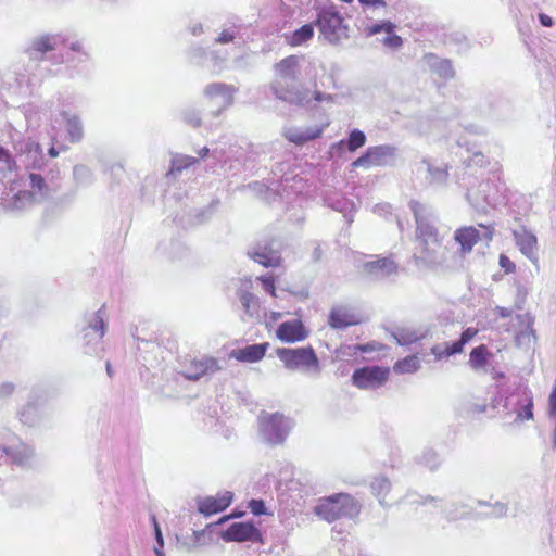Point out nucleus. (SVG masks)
<instances>
[{
  "instance_id": "1",
  "label": "nucleus",
  "mask_w": 556,
  "mask_h": 556,
  "mask_svg": "<svg viewBox=\"0 0 556 556\" xmlns=\"http://www.w3.org/2000/svg\"><path fill=\"white\" fill-rule=\"evenodd\" d=\"M298 67L299 60L295 55H289L276 63V76L270 88L279 100L304 104L307 100L298 89Z\"/></svg>"
},
{
  "instance_id": "2",
  "label": "nucleus",
  "mask_w": 556,
  "mask_h": 556,
  "mask_svg": "<svg viewBox=\"0 0 556 556\" xmlns=\"http://www.w3.org/2000/svg\"><path fill=\"white\" fill-rule=\"evenodd\" d=\"M410 208L416 222V244L413 257L416 264H426L432 260L435 250L441 245V240L438 230L422 217V205L414 201L410 203Z\"/></svg>"
},
{
  "instance_id": "3",
  "label": "nucleus",
  "mask_w": 556,
  "mask_h": 556,
  "mask_svg": "<svg viewBox=\"0 0 556 556\" xmlns=\"http://www.w3.org/2000/svg\"><path fill=\"white\" fill-rule=\"evenodd\" d=\"M357 513L358 505L355 498L343 493L324 498L315 507V514L328 522L345 516L352 517Z\"/></svg>"
},
{
  "instance_id": "4",
  "label": "nucleus",
  "mask_w": 556,
  "mask_h": 556,
  "mask_svg": "<svg viewBox=\"0 0 556 556\" xmlns=\"http://www.w3.org/2000/svg\"><path fill=\"white\" fill-rule=\"evenodd\" d=\"M389 375V367L366 366L354 371L352 382L362 390L377 389L388 381Z\"/></svg>"
},
{
  "instance_id": "5",
  "label": "nucleus",
  "mask_w": 556,
  "mask_h": 556,
  "mask_svg": "<svg viewBox=\"0 0 556 556\" xmlns=\"http://www.w3.org/2000/svg\"><path fill=\"white\" fill-rule=\"evenodd\" d=\"M220 369L214 358L188 355L180 362V374L189 380H199L201 377Z\"/></svg>"
},
{
  "instance_id": "6",
  "label": "nucleus",
  "mask_w": 556,
  "mask_h": 556,
  "mask_svg": "<svg viewBox=\"0 0 556 556\" xmlns=\"http://www.w3.org/2000/svg\"><path fill=\"white\" fill-rule=\"evenodd\" d=\"M364 321L361 311L351 304L334 305L328 316V325L333 329L357 326Z\"/></svg>"
},
{
  "instance_id": "7",
  "label": "nucleus",
  "mask_w": 556,
  "mask_h": 556,
  "mask_svg": "<svg viewBox=\"0 0 556 556\" xmlns=\"http://www.w3.org/2000/svg\"><path fill=\"white\" fill-rule=\"evenodd\" d=\"M316 23L321 35L330 42L338 41L345 34L343 20L333 9L323 10Z\"/></svg>"
},
{
  "instance_id": "8",
  "label": "nucleus",
  "mask_w": 556,
  "mask_h": 556,
  "mask_svg": "<svg viewBox=\"0 0 556 556\" xmlns=\"http://www.w3.org/2000/svg\"><path fill=\"white\" fill-rule=\"evenodd\" d=\"M394 156V148L390 146L370 147L366 152L352 162L353 168L382 167Z\"/></svg>"
},
{
  "instance_id": "9",
  "label": "nucleus",
  "mask_w": 556,
  "mask_h": 556,
  "mask_svg": "<svg viewBox=\"0 0 556 556\" xmlns=\"http://www.w3.org/2000/svg\"><path fill=\"white\" fill-rule=\"evenodd\" d=\"M260 426L264 435L273 443L282 442L289 430L287 419L279 413L262 414L260 417Z\"/></svg>"
},
{
  "instance_id": "10",
  "label": "nucleus",
  "mask_w": 556,
  "mask_h": 556,
  "mask_svg": "<svg viewBox=\"0 0 556 556\" xmlns=\"http://www.w3.org/2000/svg\"><path fill=\"white\" fill-rule=\"evenodd\" d=\"M278 356L290 369H316L318 367L314 350H278Z\"/></svg>"
},
{
  "instance_id": "11",
  "label": "nucleus",
  "mask_w": 556,
  "mask_h": 556,
  "mask_svg": "<svg viewBox=\"0 0 556 556\" xmlns=\"http://www.w3.org/2000/svg\"><path fill=\"white\" fill-rule=\"evenodd\" d=\"M222 538L226 542H263L261 531L252 522H235L222 533Z\"/></svg>"
},
{
  "instance_id": "12",
  "label": "nucleus",
  "mask_w": 556,
  "mask_h": 556,
  "mask_svg": "<svg viewBox=\"0 0 556 556\" xmlns=\"http://www.w3.org/2000/svg\"><path fill=\"white\" fill-rule=\"evenodd\" d=\"M276 334L285 343H295L307 338L308 331L300 319L282 323Z\"/></svg>"
},
{
  "instance_id": "13",
  "label": "nucleus",
  "mask_w": 556,
  "mask_h": 556,
  "mask_svg": "<svg viewBox=\"0 0 556 556\" xmlns=\"http://www.w3.org/2000/svg\"><path fill=\"white\" fill-rule=\"evenodd\" d=\"M232 502V493L224 492L216 496H207L199 502V511L205 516H211L225 510Z\"/></svg>"
},
{
  "instance_id": "14",
  "label": "nucleus",
  "mask_w": 556,
  "mask_h": 556,
  "mask_svg": "<svg viewBox=\"0 0 556 556\" xmlns=\"http://www.w3.org/2000/svg\"><path fill=\"white\" fill-rule=\"evenodd\" d=\"M515 241L516 245L520 250V252L528 257L534 265H538L539 257H538V239L536 237L527 231L523 230L521 232H515Z\"/></svg>"
},
{
  "instance_id": "15",
  "label": "nucleus",
  "mask_w": 556,
  "mask_h": 556,
  "mask_svg": "<svg viewBox=\"0 0 556 556\" xmlns=\"http://www.w3.org/2000/svg\"><path fill=\"white\" fill-rule=\"evenodd\" d=\"M454 239L457 243H459L460 253L463 256H465L466 254L470 253L473 247L479 242L480 233L472 226L462 227L455 230Z\"/></svg>"
},
{
  "instance_id": "16",
  "label": "nucleus",
  "mask_w": 556,
  "mask_h": 556,
  "mask_svg": "<svg viewBox=\"0 0 556 556\" xmlns=\"http://www.w3.org/2000/svg\"><path fill=\"white\" fill-rule=\"evenodd\" d=\"M364 270L369 275H392L397 271V264L391 257H379L364 264Z\"/></svg>"
},
{
  "instance_id": "17",
  "label": "nucleus",
  "mask_w": 556,
  "mask_h": 556,
  "mask_svg": "<svg viewBox=\"0 0 556 556\" xmlns=\"http://www.w3.org/2000/svg\"><path fill=\"white\" fill-rule=\"evenodd\" d=\"M323 127L309 128L305 131L298 130L295 128H288L283 131V136L290 142L302 146L311 140L319 138L323 134Z\"/></svg>"
},
{
  "instance_id": "18",
  "label": "nucleus",
  "mask_w": 556,
  "mask_h": 556,
  "mask_svg": "<svg viewBox=\"0 0 556 556\" xmlns=\"http://www.w3.org/2000/svg\"><path fill=\"white\" fill-rule=\"evenodd\" d=\"M105 332V325L103 321L102 311H98L93 317V320L90 323L88 327L84 329V337L91 338L88 340L87 344H97L99 340H101Z\"/></svg>"
},
{
  "instance_id": "19",
  "label": "nucleus",
  "mask_w": 556,
  "mask_h": 556,
  "mask_svg": "<svg viewBox=\"0 0 556 556\" xmlns=\"http://www.w3.org/2000/svg\"><path fill=\"white\" fill-rule=\"evenodd\" d=\"M59 46L58 37L51 35H42L35 38L29 48L28 53L33 56L37 53L45 54L47 52L55 50Z\"/></svg>"
},
{
  "instance_id": "20",
  "label": "nucleus",
  "mask_w": 556,
  "mask_h": 556,
  "mask_svg": "<svg viewBox=\"0 0 556 556\" xmlns=\"http://www.w3.org/2000/svg\"><path fill=\"white\" fill-rule=\"evenodd\" d=\"M253 258L264 267H278L281 264L280 255L276 251L267 249L256 251Z\"/></svg>"
},
{
  "instance_id": "21",
  "label": "nucleus",
  "mask_w": 556,
  "mask_h": 556,
  "mask_svg": "<svg viewBox=\"0 0 556 556\" xmlns=\"http://www.w3.org/2000/svg\"><path fill=\"white\" fill-rule=\"evenodd\" d=\"M240 302L244 308V312L251 316H257L260 313V301L251 292L244 291L240 294Z\"/></svg>"
},
{
  "instance_id": "22",
  "label": "nucleus",
  "mask_w": 556,
  "mask_h": 556,
  "mask_svg": "<svg viewBox=\"0 0 556 556\" xmlns=\"http://www.w3.org/2000/svg\"><path fill=\"white\" fill-rule=\"evenodd\" d=\"M266 350H232L230 357L240 361L254 363L262 359Z\"/></svg>"
},
{
  "instance_id": "23",
  "label": "nucleus",
  "mask_w": 556,
  "mask_h": 556,
  "mask_svg": "<svg viewBox=\"0 0 556 556\" xmlns=\"http://www.w3.org/2000/svg\"><path fill=\"white\" fill-rule=\"evenodd\" d=\"M314 35V28L312 24H305L290 36L289 43L293 47L301 46L309 40Z\"/></svg>"
},
{
  "instance_id": "24",
  "label": "nucleus",
  "mask_w": 556,
  "mask_h": 556,
  "mask_svg": "<svg viewBox=\"0 0 556 556\" xmlns=\"http://www.w3.org/2000/svg\"><path fill=\"white\" fill-rule=\"evenodd\" d=\"M419 368L417 355H409L394 364V371L397 374H413Z\"/></svg>"
},
{
  "instance_id": "25",
  "label": "nucleus",
  "mask_w": 556,
  "mask_h": 556,
  "mask_svg": "<svg viewBox=\"0 0 556 556\" xmlns=\"http://www.w3.org/2000/svg\"><path fill=\"white\" fill-rule=\"evenodd\" d=\"M371 489L380 503L383 504L391 491V482L387 478H378L371 483Z\"/></svg>"
},
{
  "instance_id": "26",
  "label": "nucleus",
  "mask_w": 556,
  "mask_h": 556,
  "mask_svg": "<svg viewBox=\"0 0 556 556\" xmlns=\"http://www.w3.org/2000/svg\"><path fill=\"white\" fill-rule=\"evenodd\" d=\"M36 201L37 199L33 191L22 190L14 195L11 207L22 208L25 204H33Z\"/></svg>"
},
{
  "instance_id": "27",
  "label": "nucleus",
  "mask_w": 556,
  "mask_h": 556,
  "mask_svg": "<svg viewBox=\"0 0 556 556\" xmlns=\"http://www.w3.org/2000/svg\"><path fill=\"white\" fill-rule=\"evenodd\" d=\"M366 143V136L362 130L354 129L350 132L348 139V149L351 152L356 151L362 148Z\"/></svg>"
},
{
  "instance_id": "28",
  "label": "nucleus",
  "mask_w": 556,
  "mask_h": 556,
  "mask_svg": "<svg viewBox=\"0 0 556 556\" xmlns=\"http://www.w3.org/2000/svg\"><path fill=\"white\" fill-rule=\"evenodd\" d=\"M533 419V400L527 395L525 404L517 410V420H532Z\"/></svg>"
},
{
  "instance_id": "29",
  "label": "nucleus",
  "mask_w": 556,
  "mask_h": 556,
  "mask_svg": "<svg viewBox=\"0 0 556 556\" xmlns=\"http://www.w3.org/2000/svg\"><path fill=\"white\" fill-rule=\"evenodd\" d=\"M232 91V87L225 84H211L206 87L205 93L210 97L228 96Z\"/></svg>"
},
{
  "instance_id": "30",
  "label": "nucleus",
  "mask_w": 556,
  "mask_h": 556,
  "mask_svg": "<svg viewBox=\"0 0 556 556\" xmlns=\"http://www.w3.org/2000/svg\"><path fill=\"white\" fill-rule=\"evenodd\" d=\"M67 132L70 136V140L72 142H76L80 140L83 137V128L79 122L76 118L68 119L67 122Z\"/></svg>"
},
{
  "instance_id": "31",
  "label": "nucleus",
  "mask_w": 556,
  "mask_h": 556,
  "mask_svg": "<svg viewBox=\"0 0 556 556\" xmlns=\"http://www.w3.org/2000/svg\"><path fill=\"white\" fill-rule=\"evenodd\" d=\"M486 350H472L469 362L475 369H478L486 364Z\"/></svg>"
},
{
  "instance_id": "32",
  "label": "nucleus",
  "mask_w": 556,
  "mask_h": 556,
  "mask_svg": "<svg viewBox=\"0 0 556 556\" xmlns=\"http://www.w3.org/2000/svg\"><path fill=\"white\" fill-rule=\"evenodd\" d=\"M30 186L33 189L40 192L42 195L47 194V184L45 181V178L39 174H30L29 175Z\"/></svg>"
},
{
  "instance_id": "33",
  "label": "nucleus",
  "mask_w": 556,
  "mask_h": 556,
  "mask_svg": "<svg viewBox=\"0 0 556 556\" xmlns=\"http://www.w3.org/2000/svg\"><path fill=\"white\" fill-rule=\"evenodd\" d=\"M428 172L431 176L432 181H438V182L445 181L448 176V168L446 165L444 167L429 166Z\"/></svg>"
},
{
  "instance_id": "34",
  "label": "nucleus",
  "mask_w": 556,
  "mask_h": 556,
  "mask_svg": "<svg viewBox=\"0 0 556 556\" xmlns=\"http://www.w3.org/2000/svg\"><path fill=\"white\" fill-rule=\"evenodd\" d=\"M0 163L3 164V167L9 172H12L16 168L15 160L12 157L11 153L4 148H0Z\"/></svg>"
},
{
  "instance_id": "35",
  "label": "nucleus",
  "mask_w": 556,
  "mask_h": 556,
  "mask_svg": "<svg viewBox=\"0 0 556 556\" xmlns=\"http://www.w3.org/2000/svg\"><path fill=\"white\" fill-rule=\"evenodd\" d=\"M263 286V289L271 296H277L275 278L273 275L261 276L257 278Z\"/></svg>"
},
{
  "instance_id": "36",
  "label": "nucleus",
  "mask_w": 556,
  "mask_h": 556,
  "mask_svg": "<svg viewBox=\"0 0 556 556\" xmlns=\"http://www.w3.org/2000/svg\"><path fill=\"white\" fill-rule=\"evenodd\" d=\"M517 343L519 345H521V344H527V345L535 344L536 343V337H535L534 332L531 329H527V330L520 332L517 336Z\"/></svg>"
},
{
  "instance_id": "37",
  "label": "nucleus",
  "mask_w": 556,
  "mask_h": 556,
  "mask_svg": "<svg viewBox=\"0 0 556 556\" xmlns=\"http://www.w3.org/2000/svg\"><path fill=\"white\" fill-rule=\"evenodd\" d=\"M478 333V330L475 328H467L460 336V339L455 342L452 348H463L465 344H467L476 334Z\"/></svg>"
},
{
  "instance_id": "38",
  "label": "nucleus",
  "mask_w": 556,
  "mask_h": 556,
  "mask_svg": "<svg viewBox=\"0 0 556 556\" xmlns=\"http://www.w3.org/2000/svg\"><path fill=\"white\" fill-rule=\"evenodd\" d=\"M498 264L505 274H513L516 270L515 263L505 254H501L498 257Z\"/></svg>"
},
{
  "instance_id": "39",
  "label": "nucleus",
  "mask_w": 556,
  "mask_h": 556,
  "mask_svg": "<svg viewBox=\"0 0 556 556\" xmlns=\"http://www.w3.org/2000/svg\"><path fill=\"white\" fill-rule=\"evenodd\" d=\"M248 507L250 508L252 514L255 516H261V515L266 514L265 504L262 500H251L249 502Z\"/></svg>"
},
{
  "instance_id": "40",
  "label": "nucleus",
  "mask_w": 556,
  "mask_h": 556,
  "mask_svg": "<svg viewBox=\"0 0 556 556\" xmlns=\"http://www.w3.org/2000/svg\"><path fill=\"white\" fill-rule=\"evenodd\" d=\"M394 29V25L391 22H384L382 24H375L369 28L370 34H378L380 31H386L387 34H392Z\"/></svg>"
},
{
  "instance_id": "41",
  "label": "nucleus",
  "mask_w": 556,
  "mask_h": 556,
  "mask_svg": "<svg viewBox=\"0 0 556 556\" xmlns=\"http://www.w3.org/2000/svg\"><path fill=\"white\" fill-rule=\"evenodd\" d=\"M390 36L386 37L384 40H383V45L387 46V47H390V48H399L402 46L403 43V40L400 36L397 35H391L389 34Z\"/></svg>"
},
{
  "instance_id": "42",
  "label": "nucleus",
  "mask_w": 556,
  "mask_h": 556,
  "mask_svg": "<svg viewBox=\"0 0 556 556\" xmlns=\"http://www.w3.org/2000/svg\"><path fill=\"white\" fill-rule=\"evenodd\" d=\"M33 151L35 153L40 154L41 153L40 144L37 142H34V141H28L25 143V148L20 150L21 153H30Z\"/></svg>"
},
{
  "instance_id": "43",
  "label": "nucleus",
  "mask_w": 556,
  "mask_h": 556,
  "mask_svg": "<svg viewBox=\"0 0 556 556\" xmlns=\"http://www.w3.org/2000/svg\"><path fill=\"white\" fill-rule=\"evenodd\" d=\"M235 39V35L230 30H223L216 39L218 43H229Z\"/></svg>"
},
{
  "instance_id": "44",
  "label": "nucleus",
  "mask_w": 556,
  "mask_h": 556,
  "mask_svg": "<svg viewBox=\"0 0 556 556\" xmlns=\"http://www.w3.org/2000/svg\"><path fill=\"white\" fill-rule=\"evenodd\" d=\"M14 391V384L10 383V382H5V383H2L0 386V396L1 397H7L9 395H11Z\"/></svg>"
},
{
  "instance_id": "45",
  "label": "nucleus",
  "mask_w": 556,
  "mask_h": 556,
  "mask_svg": "<svg viewBox=\"0 0 556 556\" xmlns=\"http://www.w3.org/2000/svg\"><path fill=\"white\" fill-rule=\"evenodd\" d=\"M153 523H154V529H155V536H156V541L159 543V547L157 548H162L164 546V541H163V535H162V532H161V529L157 525V521L155 519V517H153Z\"/></svg>"
},
{
  "instance_id": "46",
  "label": "nucleus",
  "mask_w": 556,
  "mask_h": 556,
  "mask_svg": "<svg viewBox=\"0 0 556 556\" xmlns=\"http://www.w3.org/2000/svg\"><path fill=\"white\" fill-rule=\"evenodd\" d=\"M281 317L280 313L270 312L269 314H265V323L266 325H271L276 323Z\"/></svg>"
},
{
  "instance_id": "47",
  "label": "nucleus",
  "mask_w": 556,
  "mask_h": 556,
  "mask_svg": "<svg viewBox=\"0 0 556 556\" xmlns=\"http://www.w3.org/2000/svg\"><path fill=\"white\" fill-rule=\"evenodd\" d=\"M495 315L501 318H507V317H510L511 311L506 307L497 306V307H495Z\"/></svg>"
},
{
  "instance_id": "48",
  "label": "nucleus",
  "mask_w": 556,
  "mask_h": 556,
  "mask_svg": "<svg viewBox=\"0 0 556 556\" xmlns=\"http://www.w3.org/2000/svg\"><path fill=\"white\" fill-rule=\"evenodd\" d=\"M362 4H366V5H372V7H380V5H384V1L383 0H358Z\"/></svg>"
},
{
  "instance_id": "49",
  "label": "nucleus",
  "mask_w": 556,
  "mask_h": 556,
  "mask_svg": "<svg viewBox=\"0 0 556 556\" xmlns=\"http://www.w3.org/2000/svg\"><path fill=\"white\" fill-rule=\"evenodd\" d=\"M540 22L543 26L551 27L553 25V20L546 14H540Z\"/></svg>"
},
{
  "instance_id": "50",
  "label": "nucleus",
  "mask_w": 556,
  "mask_h": 556,
  "mask_svg": "<svg viewBox=\"0 0 556 556\" xmlns=\"http://www.w3.org/2000/svg\"><path fill=\"white\" fill-rule=\"evenodd\" d=\"M314 99L315 101L320 102L323 100H332V97L330 94H324L320 91H315Z\"/></svg>"
},
{
  "instance_id": "51",
  "label": "nucleus",
  "mask_w": 556,
  "mask_h": 556,
  "mask_svg": "<svg viewBox=\"0 0 556 556\" xmlns=\"http://www.w3.org/2000/svg\"><path fill=\"white\" fill-rule=\"evenodd\" d=\"M243 515V513H239V511H235L232 513L231 515H228V516H225L223 517L220 520H219V523L226 521V520H229L230 518H233V517H241Z\"/></svg>"
},
{
  "instance_id": "52",
  "label": "nucleus",
  "mask_w": 556,
  "mask_h": 556,
  "mask_svg": "<svg viewBox=\"0 0 556 556\" xmlns=\"http://www.w3.org/2000/svg\"><path fill=\"white\" fill-rule=\"evenodd\" d=\"M70 48H71L72 50H74V51H80V50L83 49V46H81V43L76 42V43L71 45V47H70Z\"/></svg>"
},
{
  "instance_id": "53",
  "label": "nucleus",
  "mask_w": 556,
  "mask_h": 556,
  "mask_svg": "<svg viewBox=\"0 0 556 556\" xmlns=\"http://www.w3.org/2000/svg\"><path fill=\"white\" fill-rule=\"evenodd\" d=\"M49 154L52 157H56L59 152L56 151V149L54 147H52V148L49 149Z\"/></svg>"
},
{
  "instance_id": "54",
  "label": "nucleus",
  "mask_w": 556,
  "mask_h": 556,
  "mask_svg": "<svg viewBox=\"0 0 556 556\" xmlns=\"http://www.w3.org/2000/svg\"><path fill=\"white\" fill-rule=\"evenodd\" d=\"M248 348H257V349L268 348V343L253 344V345H249Z\"/></svg>"
},
{
  "instance_id": "55",
  "label": "nucleus",
  "mask_w": 556,
  "mask_h": 556,
  "mask_svg": "<svg viewBox=\"0 0 556 556\" xmlns=\"http://www.w3.org/2000/svg\"><path fill=\"white\" fill-rule=\"evenodd\" d=\"M462 351H463V350H456V349H453V350H445V352H446L445 354L448 356V355H451V354H454V353H456V352H462Z\"/></svg>"
},
{
  "instance_id": "56",
  "label": "nucleus",
  "mask_w": 556,
  "mask_h": 556,
  "mask_svg": "<svg viewBox=\"0 0 556 556\" xmlns=\"http://www.w3.org/2000/svg\"><path fill=\"white\" fill-rule=\"evenodd\" d=\"M156 556H164L160 548H155Z\"/></svg>"
},
{
  "instance_id": "57",
  "label": "nucleus",
  "mask_w": 556,
  "mask_h": 556,
  "mask_svg": "<svg viewBox=\"0 0 556 556\" xmlns=\"http://www.w3.org/2000/svg\"><path fill=\"white\" fill-rule=\"evenodd\" d=\"M356 348L363 349V348H372V346L367 344V345H357Z\"/></svg>"
},
{
  "instance_id": "58",
  "label": "nucleus",
  "mask_w": 556,
  "mask_h": 556,
  "mask_svg": "<svg viewBox=\"0 0 556 556\" xmlns=\"http://www.w3.org/2000/svg\"><path fill=\"white\" fill-rule=\"evenodd\" d=\"M203 151H204V154H201V156H204L208 152V149L204 148Z\"/></svg>"
}]
</instances>
